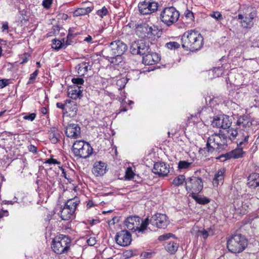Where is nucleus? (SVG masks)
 <instances>
[{
	"label": "nucleus",
	"mask_w": 259,
	"mask_h": 259,
	"mask_svg": "<svg viewBox=\"0 0 259 259\" xmlns=\"http://www.w3.org/2000/svg\"><path fill=\"white\" fill-rule=\"evenodd\" d=\"M96 240L95 238H90L87 240L88 244L90 246H93L96 243Z\"/></svg>",
	"instance_id": "60"
},
{
	"label": "nucleus",
	"mask_w": 259,
	"mask_h": 259,
	"mask_svg": "<svg viewBox=\"0 0 259 259\" xmlns=\"http://www.w3.org/2000/svg\"><path fill=\"white\" fill-rule=\"evenodd\" d=\"M152 253L151 252H143L141 254V257L142 259H145L147 258H149L151 256Z\"/></svg>",
	"instance_id": "58"
},
{
	"label": "nucleus",
	"mask_w": 259,
	"mask_h": 259,
	"mask_svg": "<svg viewBox=\"0 0 259 259\" xmlns=\"http://www.w3.org/2000/svg\"><path fill=\"white\" fill-rule=\"evenodd\" d=\"M192 165V162L185 160H180L178 163V168L180 170L188 169Z\"/></svg>",
	"instance_id": "39"
},
{
	"label": "nucleus",
	"mask_w": 259,
	"mask_h": 259,
	"mask_svg": "<svg viewBox=\"0 0 259 259\" xmlns=\"http://www.w3.org/2000/svg\"><path fill=\"white\" fill-rule=\"evenodd\" d=\"M38 73V70L37 69L32 73L30 75L29 80L27 83V84H31L34 82L36 76Z\"/></svg>",
	"instance_id": "45"
},
{
	"label": "nucleus",
	"mask_w": 259,
	"mask_h": 259,
	"mask_svg": "<svg viewBox=\"0 0 259 259\" xmlns=\"http://www.w3.org/2000/svg\"><path fill=\"white\" fill-rule=\"evenodd\" d=\"M111 49H126V45L120 40H117L110 43Z\"/></svg>",
	"instance_id": "36"
},
{
	"label": "nucleus",
	"mask_w": 259,
	"mask_h": 259,
	"mask_svg": "<svg viewBox=\"0 0 259 259\" xmlns=\"http://www.w3.org/2000/svg\"><path fill=\"white\" fill-rule=\"evenodd\" d=\"M225 172V169L224 168H221L218 170L213 179L212 183L214 186L217 187L220 183H223Z\"/></svg>",
	"instance_id": "30"
},
{
	"label": "nucleus",
	"mask_w": 259,
	"mask_h": 259,
	"mask_svg": "<svg viewBox=\"0 0 259 259\" xmlns=\"http://www.w3.org/2000/svg\"><path fill=\"white\" fill-rule=\"evenodd\" d=\"M148 218L142 220L137 215H132L126 219L124 224L126 229L132 232H137L139 234H145L148 228Z\"/></svg>",
	"instance_id": "3"
},
{
	"label": "nucleus",
	"mask_w": 259,
	"mask_h": 259,
	"mask_svg": "<svg viewBox=\"0 0 259 259\" xmlns=\"http://www.w3.org/2000/svg\"><path fill=\"white\" fill-rule=\"evenodd\" d=\"M60 30V27L58 25H54L53 26V34H56V33L59 32Z\"/></svg>",
	"instance_id": "61"
},
{
	"label": "nucleus",
	"mask_w": 259,
	"mask_h": 259,
	"mask_svg": "<svg viewBox=\"0 0 259 259\" xmlns=\"http://www.w3.org/2000/svg\"><path fill=\"white\" fill-rule=\"evenodd\" d=\"M190 196H191L197 203L200 204L204 205L210 202L209 199L206 197H201L198 195V194L192 193L190 194Z\"/></svg>",
	"instance_id": "35"
},
{
	"label": "nucleus",
	"mask_w": 259,
	"mask_h": 259,
	"mask_svg": "<svg viewBox=\"0 0 259 259\" xmlns=\"http://www.w3.org/2000/svg\"><path fill=\"white\" fill-rule=\"evenodd\" d=\"M185 179V177L184 175H179L173 180L172 184L176 186H179L183 184Z\"/></svg>",
	"instance_id": "40"
},
{
	"label": "nucleus",
	"mask_w": 259,
	"mask_h": 259,
	"mask_svg": "<svg viewBox=\"0 0 259 259\" xmlns=\"http://www.w3.org/2000/svg\"><path fill=\"white\" fill-rule=\"evenodd\" d=\"M148 225H151L157 228L165 229L169 224L167 216L165 214L157 213L148 218Z\"/></svg>",
	"instance_id": "10"
},
{
	"label": "nucleus",
	"mask_w": 259,
	"mask_h": 259,
	"mask_svg": "<svg viewBox=\"0 0 259 259\" xmlns=\"http://www.w3.org/2000/svg\"><path fill=\"white\" fill-rule=\"evenodd\" d=\"M53 0H43L42 5L44 8L49 9L51 8Z\"/></svg>",
	"instance_id": "53"
},
{
	"label": "nucleus",
	"mask_w": 259,
	"mask_h": 259,
	"mask_svg": "<svg viewBox=\"0 0 259 259\" xmlns=\"http://www.w3.org/2000/svg\"><path fill=\"white\" fill-rule=\"evenodd\" d=\"M247 15L249 17V19L253 20V19L256 17L257 12L255 10L252 9V11H251Z\"/></svg>",
	"instance_id": "56"
},
{
	"label": "nucleus",
	"mask_w": 259,
	"mask_h": 259,
	"mask_svg": "<svg viewBox=\"0 0 259 259\" xmlns=\"http://www.w3.org/2000/svg\"><path fill=\"white\" fill-rule=\"evenodd\" d=\"M135 174L133 171L132 168L131 167L127 168L125 171V177L127 180H131L132 178H134Z\"/></svg>",
	"instance_id": "43"
},
{
	"label": "nucleus",
	"mask_w": 259,
	"mask_h": 259,
	"mask_svg": "<svg viewBox=\"0 0 259 259\" xmlns=\"http://www.w3.org/2000/svg\"><path fill=\"white\" fill-rule=\"evenodd\" d=\"M143 55V63L146 65H152L158 63L160 59L161 56L158 53L152 51L148 52L147 53L144 52Z\"/></svg>",
	"instance_id": "16"
},
{
	"label": "nucleus",
	"mask_w": 259,
	"mask_h": 259,
	"mask_svg": "<svg viewBox=\"0 0 259 259\" xmlns=\"http://www.w3.org/2000/svg\"><path fill=\"white\" fill-rule=\"evenodd\" d=\"M44 163H48V164H53L60 165L61 164V162L58 161L57 160H56L55 159H54L53 158H51L47 159L45 161Z\"/></svg>",
	"instance_id": "52"
},
{
	"label": "nucleus",
	"mask_w": 259,
	"mask_h": 259,
	"mask_svg": "<svg viewBox=\"0 0 259 259\" xmlns=\"http://www.w3.org/2000/svg\"><path fill=\"white\" fill-rule=\"evenodd\" d=\"M246 134H243V139L240 142L237 143V145L239 147H243L242 146L245 145L248 142V139L250 135V133L245 132Z\"/></svg>",
	"instance_id": "41"
},
{
	"label": "nucleus",
	"mask_w": 259,
	"mask_h": 259,
	"mask_svg": "<svg viewBox=\"0 0 259 259\" xmlns=\"http://www.w3.org/2000/svg\"><path fill=\"white\" fill-rule=\"evenodd\" d=\"M65 134L68 137L78 138L81 135L80 127L76 123H69L66 127Z\"/></svg>",
	"instance_id": "19"
},
{
	"label": "nucleus",
	"mask_w": 259,
	"mask_h": 259,
	"mask_svg": "<svg viewBox=\"0 0 259 259\" xmlns=\"http://www.w3.org/2000/svg\"><path fill=\"white\" fill-rule=\"evenodd\" d=\"M185 187L189 192L198 194L203 189V183L201 178L196 177L188 178L185 181Z\"/></svg>",
	"instance_id": "9"
},
{
	"label": "nucleus",
	"mask_w": 259,
	"mask_h": 259,
	"mask_svg": "<svg viewBox=\"0 0 259 259\" xmlns=\"http://www.w3.org/2000/svg\"><path fill=\"white\" fill-rule=\"evenodd\" d=\"M71 244V240L69 236L60 234L53 239L51 248L56 254L67 253L70 249Z\"/></svg>",
	"instance_id": "4"
},
{
	"label": "nucleus",
	"mask_w": 259,
	"mask_h": 259,
	"mask_svg": "<svg viewBox=\"0 0 259 259\" xmlns=\"http://www.w3.org/2000/svg\"><path fill=\"white\" fill-rule=\"evenodd\" d=\"M116 242L120 246H128L131 243L132 235L127 230H123L118 232L115 238Z\"/></svg>",
	"instance_id": "13"
},
{
	"label": "nucleus",
	"mask_w": 259,
	"mask_h": 259,
	"mask_svg": "<svg viewBox=\"0 0 259 259\" xmlns=\"http://www.w3.org/2000/svg\"><path fill=\"white\" fill-rule=\"evenodd\" d=\"M152 171L154 174L160 176H166L169 172V167L164 162H156Z\"/></svg>",
	"instance_id": "20"
},
{
	"label": "nucleus",
	"mask_w": 259,
	"mask_h": 259,
	"mask_svg": "<svg viewBox=\"0 0 259 259\" xmlns=\"http://www.w3.org/2000/svg\"><path fill=\"white\" fill-rule=\"evenodd\" d=\"M66 100L65 101L64 103H62L61 102H58L56 104V106L60 109L62 110V112L63 114H65L66 112Z\"/></svg>",
	"instance_id": "54"
},
{
	"label": "nucleus",
	"mask_w": 259,
	"mask_h": 259,
	"mask_svg": "<svg viewBox=\"0 0 259 259\" xmlns=\"http://www.w3.org/2000/svg\"><path fill=\"white\" fill-rule=\"evenodd\" d=\"M224 157H225L226 159L227 160H228V159H230L231 158H233V157H232V153H231V152H227L225 154H223Z\"/></svg>",
	"instance_id": "63"
},
{
	"label": "nucleus",
	"mask_w": 259,
	"mask_h": 259,
	"mask_svg": "<svg viewBox=\"0 0 259 259\" xmlns=\"http://www.w3.org/2000/svg\"><path fill=\"white\" fill-rule=\"evenodd\" d=\"M212 231V230L211 228H208L207 230L204 228H200L197 226H194L192 229L191 232L193 235L201 236L204 239H206L208 238L209 233Z\"/></svg>",
	"instance_id": "23"
},
{
	"label": "nucleus",
	"mask_w": 259,
	"mask_h": 259,
	"mask_svg": "<svg viewBox=\"0 0 259 259\" xmlns=\"http://www.w3.org/2000/svg\"><path fill=\"white\" fill-rule=\"evenodd\" d=\"M72 82L74 84V87H80V85L83 84L84 83V80L82 78H73L72 79Z\"/></svg>",
	"instance_id": "46"
},
{
	"label": "nucleus",
	"mask_w": 259,
	"mask_h": 259,
	"mask_svg": "<svg viewBox=\"0 0 259 259\" xmlns=\"http://www.w3.org/2000/svg\"><path fill=\"white\" fill-rule=\"evenodd\" d=\"M2 32L8 33L9 24L8 22H3L1 27Z\"/></svg>",
	"instance_id": "55"
},
{
	"label": "nucleus",
	"mask_w": 259,
	"mask_h": 259,
	"mask_svg": "<svg viewBox=\"0 0 259 259\" xmlns=\"http://www.w3.org/2000/svg\"><path fill=\"white\" fill-rule=\"evenodd\" d=\"M218 135L219 152L222 151L228 147V141L225 135L222 133H220Z\"/></svg>",
	"instance_id": "29"
},
{
	"label": "nucleus",
	"mask_w": 259,
	"mask_h": 259,
	"mask_svg": "<svg viewBox=\"0 0 259 259\" xmlns=\"http://www.w3.org/2000/svg\"><path fill=\"white\" fill-rule=\"evenodd\" d=\"M72 151L75 157L85 159L92 155L93 149L88 142L77 140L73 143Z\"/></svg>",
	"instance_id": "5"
},
{
	"label": "nucleus",
	"mask_w": 259,
	"mask_h": 259,
	"mask_svg": "<svg viewBox=\"0 0 259 259\" xmlns=\"http://www.w3.org/2000/svg\"><path fill=\"white\" fill-rule=\"evenodd\" d=\"M159 29L157 26H149L148 24L143 23L136 26L135 32L139 37L145 39L150 38L158 34Z\"/></svg>",
	"instance_id": "7"
},
{
	"label": "nucleus",
	"mask_w": 259,
	"mask_h": 259,
	"mask_svg": "<svg viewBox=\"0 0 259 259\" xmlns=\"http://www.w3.org/2000/svg\"><path fill=\"white\" fill-rule=\"evenodd\" d=\"M82 87H73L68 92V95L72 99L76 100L82 96Z\"/></svg>",
	"instance_id": "31"
},
{
	"label": "nucleus",
	"mask_w": 259,
	"mask_h": 259,
	"mask_svg": "<svg viewBox=\"0 0 259 259\" xmlns=\"http://www.w3.org/2000/svg\"><path fill=\"white\" fill-rule=\"evenodd\" d=\"M171 237L174 238H176V237L174 234L170 233H168L164 234L162 235L159 236L158 238V240L159 241L161 242L163 241L167 240Z\"/></svg>",
	"instance_id": "42"
},
{
	"label": "nucleus",
	"mask_w": 259,
	"mask_h": 259,
	"mask_svg": "<svg viewBox=\"0 0 259 259\" xmlns=\"http://www.w3.org/2000/svg\"><path fill=\"white\" fill-rule=\"evenodd\" d=\"M227 129L226 133H222L225 135L227 141L229 140L231 141H233L236 139L238 135V131L236 129L233 128L229 127Z\"/></svg>",
	"instance_id": "33"
},
{
	"label": "nucleus",
	"mask_w": 259,
	"mask_h": 259,
	"mask_svg": "<svg viewBox=\"0 0 259 259\" xmlns=\"http://www.w3.org/2000/svg\"><path fill=\"white\" fill-rule=\"evenodd\" d=\"M36 116V114L35 113H29L25 114L23 117V118L25 120H27L30 121H33Z\"/></svg>",
	"instance_id": "49"
},
{
	"label": "nucleus",
	"mask_w": 259,
	"mask_h": 259,
	"mask_svg": "<svg viewBox=\"0 0 259 259\" xmlns=\"http://www.w3.org/2000/svg\"><path fill=\"white\" fill-rule=\"evenodd\" d=\"M90 64L89 62H83L77 65L76 69L77 70V72L79 76L84 75L89 70L91 69L92 66Z\"/></svg>",
	"instance_id": "24"
},
{
	"label": "nucleus",
	"mask_w": 259,
	"mask_h": 259,
	"mask_svg": "<svg viewBox=\"0 0 259 259\" xmlns=\"http://www.w3.org/2000/svg\"><path fill=\"white\" fill-rule=\"evenodd\" d=\"M10 83V79H2L0 80V89H3Z\"/></svg>",
	"instance_id": "50"
},
{
	"label": "nucleus",
	"mask_w": 259,
	"mask_h": 259,
	"mask_svg": "<svg viewBox=\"0 0 259 259\" xmlns=\"http://www.w3.org/2000/svg\"><path fill=\"white\" fill-rule=\"evenodd\" d=\"M236 124L239 128L245 132L250 133L252 131V121L250 118L245 115L240 116L237 120Z\"/></svg>",
	"instance_id": "18"
},
{
	"label": "nucleus",
	"mask_w": 259,
	"mask_h": 259,
	"mask_svg": "<svg viewBox=\"0 0 259 259\" xmlns=\"http://www.w3.org/2000/svg\"><path fill=\"white\" fill-rule=\"evenodd\" d=\"M248 240L241 234H235L228 238L227 247L228 250L233 253L243 252L248 245Z\"/></svg>",
	"instance_id": "2"
},
{
	"label": "nucleus",
	"mask_w": 259,
	"mask_h": 259,
	"mask_svg": "<svg viewBox=\"0 0 259 259\" xmlns=\"http://www.w3.org/2000/svg\"><path fill=\"white\" fill-rule=\"evenodd\" d=\"M104 57L108 58L112 63L117 65L121 64L122 63L124 62L123 57L120 54V53H118V54H116L115 52H113L111 56H105L104 55Z\"/></svg>",
	"instance_id": "32"
},
{
	"label": "nucleus",
	"mask_w": 259,
	"mask_h": 259,
	"mask_svg": "<svg viewBox=\"0 0 259 259\" xmlns=\"http://www.w3.org/2000/svg\"><path fill=\"white\" fill-rule=\"evenodd\" d=\"M243 147H240V148L238 149H236L234 150L231 151L232 153V157L234 159L238 158L240 157H242L244 154V152L243 151Z\"/></svg>",
	"instance_id": "37"
},
{
	"label": "nucleus",
	"mask_w": 259,
	"mask_h": 259,
	"mask_svg": "<svg viewBox=\"0 0 259 259\" xmlns=\"http://www.w3.org/2000/svg\"><path fill=\"white\" fill-rule=\"evenodd\" d=\"M28 150L30 152H31L34 153H36L37 152V147H35L34 145H30L28 146Z\"/></svg>",
	"instance_id": "59"
},
{
	"label": "nucleus",
	"mask_w": 259,
	"mask_h": 259,
	"mask_svg": "<svg viewBox=\"0 0 259 259\" xmlns=\"http://www.w3.org/2000/svg\"><path fill=\"white\" fill-rule=\"evenodd\" d=\"M218 141V135L214 134L210 136L206 142V147L203 149H200L199 152L205 156H208L210 153H212L214 151L219 152Z\"/></svg>",
	"instance_id": "11"
},
{
	"label": "nucleus",
	"mask_w": 259,
	"mask_h": 259,
	"mask_svg": "<svg viewBox=\"0 0 259 259\" xmlns=\"http://www.w3.org/2000/svg\"><path fill=\"white\" fill-rule=\"evenodd\" d=\"M211 17L216 19L217 20H222L223 19V17L222 14L219 12H213L212 14L211 15Z\"/></svg>",
	"instance_id": "57"
},
{
	"label": "nucleus",
	"mask_w": 259,
	"mask_h": 259,
	"mask_svg": "<svg viewBox=\"0 0 259 259\" xmlns=\"http://www.w3.org/2000/svg\"><path fill=\"white\" fill-rule=\"evenodd\" d=\"M106 164L105 163L99 161L96 162L92 169V172L96 177L102 176L106 173Z\"/></svg>",
	"instance_id": "22"
},
{
	"label": "nucleus",
	"mask_w": 259,
	"mask_h": 259,
	"mask_svg": "<svg viewBox=\"0 0 259 259\" xmlns=\"http://www.w3.org/2000/svg\"><path fill=\"white\" fill-rule=\"evenodd\" d=\"M238 19L241 20L240 23L244 28H251L253 25L252 20L249 19L248 15L244 16L242 14H239L238 15Z\"/></svg>",
	"instance_id": "28"
},
{
	"label": "nucleus",
	"mask_w": 259,
	"mask_h": 259,
	"mask_svg": "<svg viewBox=\"0 0 259 259\" xmlns=\"http://www.w3.org/2000/svg\"><path fill=\"white\" fill-rule=\"evenodd\" d=\"M118 221V218L117 217H114L112 218V220L109 222V224H115L116 222Z\"/></svg>",
	"instance_id": "64"
},
{
	"label": "nucleus",
	"mask_w": 259,
	"mask_h": 259,
	"mask_svg": "<svg viewBox=\"0 0 259 259\" xmlns=\"http://www.w3.org/2000/svg\"><path fill=\"white\" fill-rule=\"evenodd\" d=\"M232 124L230 117L226 115L215 116L211 121V125L213 127L227 129L230 127Z\"/></svg>",
	"instance_id": "12"
},
{
	"label": "nucleus",
	"mask_w": 259,
	"mask_h": 259,
	"mask_svg": "<svg viewBox=\"0 0 259 259\" xmlns=\"http://www.w3.org/2000/svg\"><path fill=\"white\" fill-rule=\"evenodd\" d=\"M77 35V33L73 34L71 30L70 29L67 36V38L62 39V40L54 39L52 40L53 45L55 47L52 46V49H61L62 47L71 45L73 42L72 39L75 38Z\"/></svg>",
	"instance_id": "17"
},
{
	"label": "nucleus",
	"mask_w": 259,
	"mask_h": 259,
	"mask_svg": "<svg viewBox=\"0 0 259 259\" xmlns=\"http://www.w3.org/2000/svg\"><path fill=\"white\" fill-rule=\"evenodd\" d=\"M138 9L140 13L143 15L150 14L157 10L158 3L145 1L139 4Z\"/></svg>",
	"instance_id": "14"
},
{
	"label": "nucleus",
	"mask_w": 259,
	"mask_h": 259,
	"mask_svg": "<svg viewBox=\"0 0 259 259\" xmlns=\"http://www.w3.org/2000/svg\"><path fill=\"white\" fill-rule=\"evenodd\" d=\"M108 13V11L105 7H103L101 9L98 10L97 11V14L101 18L107 15Z\"/></svg>",
	"instance_id": "48"
},
{
	"label": "nucleus",
	"mask_w": 259,
	"mask_h": 259,
	"mask_svg": "<svg viewBox=\"0 0 259 259\" xmlns=\"http://www.w3.org/2000/svg\"><path fill=\"white\" fill-rule=\"evenodd\" d=\"M79 202L80 201L75 198L68 200L60 211L59 214L62 220L65 221L70 220Z\"/></svg>",
	"instance_id": "8"
},
{
	"label": "nucleus",
	"mask_w": 259,
	"mask_h": 259,
	"mask_svg": "<svg viewBox=\"0 0 259 259\" xmlns=\"http://www.w3.org/2000/svg\"><path fill=\"white\" fill-rule=\"evenodd\" d=\"M165 46L167 49H179L180 47V44L176 41H170L166 43Z\"/></svg>",
	"instance_id": "44"
},
{
	"label": "nucleus",
	"mask_w": 259,
	"mask_h": 259,
	"mask_svg": "<svg viewBox=\"0 0 259 259\" xmlns=\"http://www.w3.org/2000/svg\"><path fill=\"white\" fill-rule=\"evenodd\" d=\"M30 54L28 53H24L23 55H21L20 57V59L21 60L20 64H22L27 63Z\"/></svg>",
	"instance_id": "51"
},
{
	"label": "nucleus",
	"mask_w": 259,
	"mask_h": 259,
	"mask_svg": "<svg viewBox=\"0 0 259 259\" xmlns=\"http://www.w3.org/2000/svg\"><path fill=\"white\" fill-rule=\"evenodd\" d=\"M93 9L94 6L93 4L90 3L89 5L87 7L79 8L75 10L73 14L74 16L76 17L84 16L90 13Z\"/></svg>",
	"instance_id": "26"
},
{
	"label": "nucleus",
	"mask_w": 259,
	"mask_h": 259,
	"mask_svg": "<svg viewBox=\"0 0 259 259\" xmlns=\"http://www.w3.org/2000/svg\"><path fill=\"white\" fill-rule=\"evenodd\" d=\"M156 47L149 39L134 40L130 42V49H154Z\"/></svg>",
	"instance_id": "15"
},
{
	"label": "nucleus",
	"mask_w": 259,
	"mask_h": 259,
	"mask_svg": "<svg viewBox=\"0 0 259 259\" xmlns=\"http://www.w3.org/2000/svg\"><path fill=\"white\" fill-rule=\"evenodd\" d=\"M247 185L250 188L259 187V174L252 173L247 178Z\"/></svg>",
	"instance_id": "25"
},
{
	"label": "nucleus",
	"mask_w": 259,
	"mask_h": 259,
	"mask_svg": "<svg viewBox=\"0 0 259 259\" xmlns=\"http://www.w3.org/2000/svg\"><path fill=\"white\" fill-rule=\"evenodd\" d=\"M179 246L178 243L174 241H170L165 246V248L170 254H174L177 251Z\"/></svg>",
	"instance_id": "34"
},
{
	"label": "nucleus",
	"mask_w": 259,
	"mask_h": 259,
	"mask_svg": "<svg viewBox=\"0 0 259 259\" xmlns=\"http://www.w3.org/2000/svg\"><path fill=\"white\" fill-rule=\"evenodd\" d=\"M77 111L76 102L71 100H66L65 114L70 117H73L77 114Z\"/></svg>",
	"instance_id": "21"
},
{
	"label": "nucleus",
	"mask_w": 259,
	"mask_h": 259,
	"mask_svg": "<svg viewBox=\"0 0 259 259\" xmlns=\"http://www.w3.org/2000/svg\"><path fill=\"white\" fill-rule=\"evenodd\" d=\"M181 41L182 47L186 49H201L203 45L202 36L193 30L185 32Z\"/></svg>",
	"instance_id": "1"
},
{
	"label": "nucleus",
	"mask_w": 259,
	"mask_h": 259,
	"mask_svg": "<svg viewBox=\"0 0 259 259\" xmlns=\"http://www.w3.org/2000/svg\"><path fill=\"white\" fill-rule=\"evenodd\" d=\"M184 15L187 19L190 21H193L194 19V14L192 12L188 9H187L184 12Z\"/></svg>",
	"instance_id": "47"
},
{
	"label": "nucleus",
	"mask_w": 259,
	"mask_h": 259,
	"mask_svg": "<svg viewBox=\"0 0 259 259\" xmlns=\"http://www.w3.org/2000/svg\"><path fill=\"white\" fill-rule=\"evenodd\" d=\"M131 53L133 55H142L141 50H131Z\"/></svg>",
	"instance_id": "62"
},
{
	"label": "nucleus",
	"mask_w": 259,
	"mask_h": 259,
	"mask_svg": "<svg viewBox=\"0 0 259 259\" xmlns=\"http://www.w3.org/2000/svg\"><path fill=\"white\" fill-rule=\"evenodd\" d=\"M128 81V79L126 77H121L117 80L116 85L119 90L123 89Z\"/></svg>",
	"instance_id": "38"
},
{
	"label": "nucleus",
	"mask_w": 259,
	"mask_h": 259,
	"mask_svg": "<svg viewBox=\"0 0 259 259\" xmlns=\"http://www.w3.org/2000/svg\"><path fill=\"white\" fill-rule=\"evenodd\" d=\"M48 133L49 139L52 143L56 144L59 141L60 135L56 127H51Z\"/></svg>",
	"instance_id": "27"
},
{
	"label": "nucleus",
	"mask_w": 259,
	"mask_h": 259,
	"mask_svg": "<svg viewBox=\"0 0 259 259\" xmlns=\"http://www.w3.org/2000/svg\"><path fill=\"white\" fill-rule=\"evenodd\" d=\"M180 16L178 11L174 7L164 8L160 14V20L166 26H171L176 23Z\"/></svg>",
	"instance_id": "6"
}]
</instances>
